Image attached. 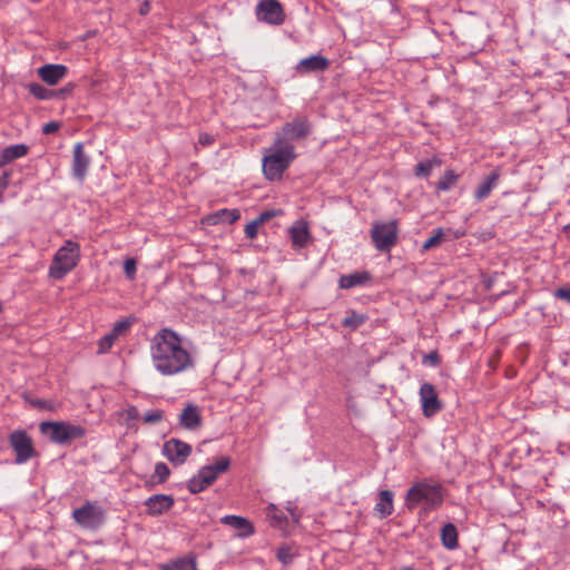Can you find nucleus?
I'll return each instance as SVG.
<instances>
[{"instance_id":"6e6552de","label":"nucleus","mask_w":570,"mask_h":570,"mask_svg":"<svg viewBox=\"0 0 570 570\" xmlns=\"http://www.w3.org/2000/svg\"><path fill=\"white\" fill-rule=\"evenodd\" d=\"M397 224L395 220L389 223L376 222L371 229V238L379 252L389 253L397 242Z\"/></svg>"},{"instance_id":"79ce46f5","label":"nucleus","mask_w":570,"mask_h":570,"mask_svg":"<svg viewBox=\"0 0 570 570\" xmlns=\"http://www.w3.org/2000/svg\"><path fill=\"white\" fill-rule=\"evenodd\" d=\"M275 216H277L276 210H264L255 219L259 223V225H262Z\"/></svg>"},{"instance_id":"a19ab883","label":"nucleus","mask_w":570,"mask_h":570,"mask_svg":"<svg viewBox=\"0 0 570 570\" xmlns=\"http://www.w3.org/2000/svg\"><path fill=\"white\" fill-rule=\"evenodd\" d=\"M440 355L436 351H432L429 354L424 355L423 357V364L431 365V366H438L440 364Z\"/></svg>"},{"instance_id":"423d86ee","label":"nucleus","mask_w":570,"mask_h":570,"mask_svg":"<svg viewBox=\"0 0 570 570\" xmlns=\"http://www.w3.org/2000/svg\"><path fill=\"white\" fill-rule=\"evenodd\" d=\"M230 459L220 456L213 464L202 466L197 474L187 482V489L190 493L197 494L210 487L220 474L228 471Z\"/></svg>"},{"instance_id":"3c124183","label":"nucleus","mask_w":570,"mask_h":570,"mask_svg":"<svg viewBox=\"0 0 570 570\" xmlns=\"http://www.w3.org/2000/svg\"><path fill=\"white\" fill-rule=\"evenodd\" d=\"M288 511H289V513H291V515H292L293 520H294L295 522H298V518H299V517L295 513V511H294L293 509H288Z\"/></svg>"},{"instance_id":"f8f14e48","label":"nucleus","mask_w":570,"mask_h":570,"mask_svg":"<svg viewBox=\"0 0 570 570\" xmlns=\"http://www.w3.org/2000/svg\"><path fill=\"white\" fill-rule=\"evenodd\" d=\"M161 454L174 465H181L191 454V446L179 439L171 438L164 443Z\"/></svg>"},{"instance_id":"0eeeda50","label":"nucleus","mask_w":570,"mask_h":570,"mask_svg":"<svg viewBox=\"0 0 570 570\" xmlns=\"http://www.w3.org/2000/svg\"><path fill=\"white\" fill-rule=\"evenodd\" d=\"M72 519L83 529L97 530L106 521V511L98 502L86 501L72 511Z\"/></svg>"},{"instance_id":"a18cd8bd","label":"nucleus","mask_w":570,"mask_h":570,"mask_svg":"<svg viewBox=\"0 0 570 570\" xmlns=\"http://www.w3.org/2000/svg\"><path fill=\"white\" fill-rule=\"evenodd\" d=\"M214 141H215V138H214L213 135H210L208 132H200L199 134L198 142L202 146H204V147L210 146V145H213Z\"/></svg>"},{"instance_id":"ea45409f","label":"nucleus","mask_w":570,"mask_h":570,"mask_svg":"<svg viewBox=\"0 0 570 570\" xmlns=\"http://www.w3.org/2000/svg\"><path fill=\"white\" fill-rule=\"evenodd\" d=\"M124 272L129 279H134L137 272V264L134 258H128L124 264Z\"/></svg>"},{"instance_id":"7ed1b4c3","label":"nucleus","mask_w":570,"mask_h":570,"mask_svg":"<svg viewBox=\"0 0 570 570\" xmlns=\"http://www.w3.org/2000/svg\"><path fill=\"white\" fill-rule=\"evenodd\" d=\"M296 158L294 145H279V140H274L263 158V174L269 181L282 179L283 174Z\"/></svg>"},{"instance_id":"f704fd0d","label":"nucleus","mask_w":570,"mask_h":570,"mask_svg":"<svg viewBox=\"0 0 570 570\" xmlns=\"http://www.w3.org/2000/svg\"><path fill=\"white\" fill-rule=\"evenodd\" d=\"M267 515L275 521V523L281 524L282 522L286 521V517L284 515L283 511H281L275 504L271 503L267 507Z\"/></svg>"},{"instance_id":"8fccbe9b","label":"nucleus","mask_w":570,"mask_h":570,"mask_svg":"<svg viewBox=\"0 0 570 570\" xmlns=\"http://www.w3.org/2000/svg\"><path fill=\"white\" fill-rule=\"evenodd\" d=\"M149 11H150V4H149V2H148V1H145V2L140 6V8H139V13H140L141 16H146V14H148V13H149Z\"/></svg>"},{"instance_id":"cd10ccee","label":"nucleus","mask_w":570,"mask_h":570,"mask_svg":"<svg viewBox=\"0 0 570 570\" xmlns=\"http://www.w3.org/2000/svg\"><path fill=\"white\" fill-rule=\"evenodd\" d=\"M29 92L39 100H50L58 97L56 90L48 89L36 82L29 85Z\"/></svg>"},{"instance_id":"f3484780","label":"nucleus","mask_w":570,"mask_h":570,"mask_svg":"<svg viewBox=\"0 0 570 570\" xmlns=\"http://www.w3.org/2000/svg\"><path fill=\"white\" fill-rule=\"evenodd\" d=\"M289 239L294 249L304 248L311 242V233L306 222L296 220L288 229Z\"/></svg>"},{"instance_id":"4c0bfd02","label":"nucleus","mask_w":570,"mask_h":570,"mask_svg":"<svg viewBox=\"0 0 570 570\" xmlns=\"http://www.w3.org/2000/svg\"><path fill=\"white\" fill-rule=\"evenodd\" d=\"M259 226L261 225L256 219L249 222L244 229L245 236L248 239H255L257 237Z\"/></svg>"},{"instance_id":"393cba45","label":"nucleus","mask_w":570,"mask_h":570,"mask_svg":"<svg viewBox=\"0 0 570 570\" xmlns=\"http://www.w3.org/2000/svg\"><path fill=\"white\" fill-rule=\"evenodd\" d=\"M240 218V212L238 209H228L223 208L217 210L216 213L208 216V222L210 224H220V223H227V224H234Z\"/></svg>"},{"instance_id":"f257e3e1","label":"nucleus","mask_w":570,"mask_h":570,"mask_svg":"<svg viewBox=\"0 0 570 570\" xmlns=\"http://www.w3.org/2000/svg\"><path fill=\"white\" fill-rule=\"evenodd\" d=\"M150 357L157 372L171 376L194 367L191 354L175 331L164 327L150 341Z\"/></svg>"},{"instance_id":"bb28decb","label":"nucleus","mask_w":570,"mask_h":570,"mask_svg":"<svg viewBox=\"0 0 570 570\" xmlns=\"http://www.w3.org/2000/svg\"><path fill=\"white\" fill-rule=\"evenodd\" d=\"M441 541L442 544L449 550H453L458 547V530L453 523H445L442 527Z\"/></svg>"},{"instance_id":"c85d7f7f","label":"nucleus","mask_w":570,"mask_h":570,"mask_svg":"<svg viewBox=\"0 0 570 570\" xmlns=\"http://www.w3.org/2000/svg\"><path fill=\"white\" fill-rule=\"evenodd\" d=\"M170 475V470L164 462H157L155 464V470L153 475L150 476V484H161L168 480Z\"/></svg>"},{"instance_id":"72a5a7b5","label":"nucleus","mask_w":570,"mask_h":570,"mask_svg":"<svg viewBox=\"0 0 570 570\" xmlns=\"http://www.w3.org/2000/svg\"><path fill=\"white\" fill-rule=\"evenodd\" d=\"M117 337L110 332L104 335L98 342V354H106L115 344Z\"/></svg>"},{"instance_id":"39448f33","label":"nucleus","mask_w":570,"mask_h":570,"mask_svg":"<svg viewBox=\"0 0 570 570\" xmlns=\"http://www.w3.org/2000/svg\"><path fill=\"white\" fill-rule=\"evenodd\" d=\"M40 432L52 443L59 445L70 444L73 440L86 435V429L66 421H45L39 425Z\"/></svg>"},{"instance_id":"b1692460","label":"nucleus","mask_w":570,"mask_h":570,"mask_svg":"<svg viewBox=\"0 0 570 570\" xmlns=\"http://www.w3.org/2000/svg\"><path fill=\"white\" fill-rule=\"evenodd\" d=\"M158 570H197L196 558L194 556L178 558L159 564Z\"/></svg>"},{"instance_id":"2eb2a0df","label":"nucleus","mask_w":570,"mask_h":570,"mask_svg":"<svg viewBox=\"0 0 570 570\" xmlns=\"http://www.w3.org/2000/svg\"><path fill=\"white\" fill-rule=\"evenodd\" d=\"M330 67V60L322 55H313L298 61L295 71L299 75L325 71Z\"/></svg>"},{"instance_id":"473e14b6","label":"nucleus","mask_w":570,"mask_h":570,"mask_svg":"<svg viewBox=\"0 0 570 570\" xmlns=\"http://www.w3.org/2000/svg\"><path fill=\"white\" fill-rule=\"evenodd\" d=\"M295 552L291 547L284 546L277 549L276 557L279 562H282L284 566H289L293 563L295 558Z\"/></svg>"},{"instance_id":"09e8293b","label":"nucleus","mask_w":570,"mask_h":570,"mask_svg":"<svg viewBox=\"0 0 570 570\" xmlns=\"http://www.w3.org/2000/svg\"><path fill=\"white\" fill-rule=\"evenodd\" d=\"M73 89H75V83L69 82L68 85L60 88L59 90H56V92L58 94L57 98H66L67 96L71 95Z\"/></svg>"},{"instance_id":"58836bf2","label":"nucleus","mask_w":570,"mask_h":570,"mask_svg":"<svg viewBox=\"0 0 570 570\" xmlns=\"http://www.w3.org/2000/svg\"><path fill=\"white\" fill-rule=\"evenodd\" d=\"M131 325V322L128 320L118 321L114 324L111 333L118 338L121 334H124Z\"/></svg>"},{"instance_id":"4468645a","label":"nucleus","mask_w":570,"mask_h":570,"mask_svg":"<svg viewBox=\"0 0 570 570\" xmlns=\"http://www.w3.org/2000/svg\"><path fill=\"white\" fill-rule=\"evenodd\" d=\"M146 512L150 517H158L169 511L175 500L169 494H153L145 501Z\"/></svg>"},{"instance_id":"7c9ffc66","label":"nucleus","mask_w":570,"mask_h":570,"mask_svg":"<svg viewBox=\"0 0 570 570\" xmlns=\"http://www.w3.org/2000/svg\"><path fill=\"white\" fill-rule=\"evenodd\" d=\"M458 179L459 176L453 170H446L443 177L438 181L436 188L448 191L456 184Z\"/></svg>"},{"instance_id":"412c9836","label":"nucleus","mask_w":570,"mask_h":570,"mask_svg":"<svg viewBox=\"0 0 570 570\" xmlns=\"http://www.w3.org/2000/svg\"><path fill=\"white\" fill-rule=\"evenodd\" d=\"M500 178V170L494 169L491 171L479 185V187L474 191V198L478 202H481L489 197L491 191L498 186V181Z\"/></svg>"},{"instance_id":"603ef678","label":"nucleus","mask_w":570,"mask_h":570,"mask_svg":"<svg viewBox=\"0 0 570 570\" xmlns=\"http://www.w3.org/2000/svg\"><path fill=\"white\" fill-rule=\"evenodd\" d=\"M401 570H416V569L412 566H406V567L401 568Z\"/></svg>"},{"instance_id":"a211bd4d","label":"nucleus","mask_w":570,"mask_h":570,"mask_svg":"<svg viewBox=\"0 0 570 570\" xmlns=\"http://www.w3.org/2000/svg\"><path fill=\"white\" fill-rule=\"evenodd\" d=\"M67 72L68 68L65 65L48 63L38 69V76L49 86L57 85Z\"/></svg>"},{"instance_id":"4be33fe9","label":"nucleus","mask_w":570,"mask_h":570,"mask_svg":"<svg viewBox=\"0 0 570 570\" xmlns=\"http://www.w3.org/2000/svg\"><path fill=\"white\" fill-rule=\"evenodd\" d=\"M372 279V275L366 272H354L347 275H342L338 279L341 288L350 289L356 286H363Z\"/></svg>"},{"instance_id":"20e7f679","label":"nucleus","mask_w":570,"mask_h":570,"mask_svg":"<svg viewBox=\"0 0 570 570\" xmlns=\"http://www.w3.org/2000/svg\"><path fill=\"white\" fill-rule=\"evenodd\" d=\"M80 261V245L71 239L56 252L49 266V277L60 281L69 274Z\"/></svg>"},{"instance_id":"de8ad7c7","label":"nucleus","mask_w":570,"mask_h":570,"mask_svg":"<svg viewBox=\"0 0 570 570\" xmlns=\"http://www.w3.org/2000/svg\"><path fill=\"white\" fill-rule=\"evenodd\" d=\"M59 128H60L59 122H57V121H49V122L43 125L42 132L45 135H50V134H53V132L58 131Z\"/></svg>"},{"instance_id":"1a4fd4ad","label":"nucleus","mask_w":570,"mask_h":570,"mask_svg":"<svg viewBox=\"0 0 570 570\" xmlns=\"http://www.w3.org/2000/svg\"><path fill=\"white\" fill-rule=\"evenodd\" d=\"M311 131L312 125L308 119L306 117H297L284 124L274 140H279V145H293L292 141L306 138Z\"/></svg>"},{"instance_id":"c03bdc74","label":"nucleus","mask_w":570,"mask_h":570,"mask_svg":"<svg viewBox=\"0 0 570 570\" xmlns=\"http://www.w3.org/2000/svg\"><path fill=\"white\" fill-rule=\"evenodd\" d=\"M554 296L570 304V287H560L556 289Z\"/></svg>"},{"instance_id":"49530a36","label":"nucleus","mask_w":570,"mask_h":570,"mask_svg":"<svg viewBox=\"0 0 570 570\" xmlns=\"http://www.w3.org/2000/svg\"><path fill=\"white\" fill-rule=\"evenodd\" d=\"M9 178H10V173L9 171H4L0 176V202L2 200L3 191L7 189V187L9 185Z\"/></svg>"},{"instance_id":"37998d69","label":"nucleus","mask_w":570,"mask_h":570,"mask_svg":"<svg viewBox=\"0 0 570 570\" xmlns=\"http://www.w3.org/2000/svg\"><path fill=\"white\" fill-rule=\"evenodd\" d=\"M125 417L127 422L135 421L139 417V411L136 406L131 405L125 410Z\"/></svg>"},{"instance_id":"aec40b11","label":"nucleus","mask_w":570,"mask_h":570,"mask_svg":"<svg viewBox=\"0 0 570 570\" xmlns=\"http://www.w3.org/2000/svg\"><path fill=\"white\" fill-rule=\"evenodd\" d=\"M179 424L186 430H195L202 425V417L198 406L188 404L179 414Z\"/></svg>"},{"instance_id":"a878e982","label":"nucleus","mask_w":570,"mask_h":570,"mask_svg":"<svg viewBox=\"0 0 570 570\" xmlns=\"http://www.w3.org/2000/svg\"><path fill=\"white\" fill-rule=\"evenodd\" d=\"M393 508V493L390 490H383L379 494V502L375 504V511L380 513L381 518L392 514Z\"/></svg>"},{"instance_id":"f03ea898","label":"nucleus","mask_w":570,"mask_h":570,"mask_svg":"<svg viewBox=\"0 0 570 570\" xmlns=\"http://www.w3.org/2000/svg\"><path fill=\"white\" fill-rule=\"evenodd\" d=\"M443 501L444 489L439 481L432 478L414 482L405 495V503L410 510L419 504H423L425 510H435L443 504Z\"/></svg>"},{"instance_id":"9b49d317","label":"nucleus","mask_w":570,"mask_h":570,"mask_svg":"<svg viewBox=\"0 0 570 570\" xmlns=\"http://www.w3.org/2000/svg\"><path fill=\"white\" fill-rule=\"evenodd\" d=\"M256 17L259 21L272 26H279L285 21L283 7L277 0L259 1L256 6Z\"/></svg>"},{"instance_id":"5701e85b","label":"nucleus","mask_w":570,"mask_h":570,"mask_svg":"<svg viewBox=\"0 0 570 570\" xmlns=\"http://www.w3.org/2000/svg\"><path fill=\"white\" fill-rule=\"evenodd\" d=\"M29 151V147L24 144L10 145L0 151L2 167L11 161L24 157Z\"/></svg>"},{"instance_id":"6ab92c4d","label":"nucleus","mask_w":570,"mask_h":570,"mask_svg":"<svg viewBox=\"0 0 570 570\" xmlns=\"http://www.w3.org/2000/svg\"><path fill=\"white\" fill-rule=\"evenodd\" d=\"M220 522L238 530V535L242 538H247L255 532L253 524L246 518L239 515H225L220 519Z\"/></svg>"},{"instance_id":"864d4df0","label":"nucleus","mask_w":570,"mask_h":570,"mask_svg":"<svg viewBox=\"0 0 570 570\" xmlns=\"http://www.w3.org/2000/svg\"><path fill=\"white\" fill-rule=\"evenodd\" d=\"M564 232L567 234H570V223L568 225L564 226Z\"/></svg>"},{"instance_id":"dca6fc26","label":"nucleus","mask_w":570,"mask_h":570,"mask_svg":"<svg viewBox=\"0 0 570 570\" xmlns=\"http://www.w3.org/2000/svg\"><path fill=\"white\" fill-rule=\"evenodd\" d=\"M90 166V157L83 150V144L77 142L73 146L72 155V175L79 180H83Z\"/></svg>"},{"instance_id":"ddd939ff","label":"nucleus","mask_w":570,"mask_h":570,"mask_svg":"<svg viewBox=\"0 0 570 570\" xmlns=\"http://www.w3.org/2000/svg\"><path fill=\"white\" fill-rule=\"evenodd\" d=\"M420 402L425 417H431L442 410V403L438 397L435 387L431 383H423L420 387Z\"/></svg>"},{"instance_id":"9d476101","label":"nucleus","mask_w":570,"mask_h":570,"mask_svg":"<svg viewBox=\"0 0 570 570\" xmlns=\"http://www.w3.org/2000/svg\"><path fill=\"white\" fill-rule=\"evenodd\" d=\"M9 443L16 453L14 462L23 464L37 455L32 440L23 430H16L9 435Z\"/></svg>"},{"instance_id":"c9c22d12","label":"nucleus","mask_w":570,"mask_h":570,"mask_svg":"<svg viewBox=\"0 0 570 570\" xmlns=\"http://www.w3.org/2000/svg\"><path fill=\"white\" fill-rule=\"evenodd\" d=\"M433 168V163L431 160L420 161L415 166V175L426 177L431 174Z\"/></svg>"},{"instance_id":"c756f323","label":"nucleus","mask_w":570,"mask_h":570,"mask_svg":"<svg viewBox=\"0 0 570 570\" xmlns=\"http://www.w3.org/2000/svg\"><path fill=\"white\" fill-rule=\"evenodd\" d=\"M366 321V316L355 311H351L346 317L342 321V325L345 327H350L352 330H356L361 325H363Z\"/></svg>"},{"instance_id":"2f4dec72","label":"nucleus","mask_w":570,"mask_h":570,"mask_svg":"<svg viewBox=\"0 0 570 570\" xmlns=\"http://www.w3.org/2000/svg\"><path fill=\"white\" fill-rule=\"evenodd\" d=\"M444 238V232L442 228H435L432 230V236H430L422 245V250H429L439 246Z\"/></svg>"},{"instance_id":"e433bc0d","label":"nucleus","mask_w":570,"mask_h":570,"mask_svg":"<svg viewBox=\"0 0 570 570\" xmlns=\"http://www.w3.org/2000/svg\"><path fill=\"white\" fill-rule=\"evenodd\" d=\"M164 417V411L161 410H151V411H148L145 415H144V421L148 424H156L158 422H160Z\"/></svg>"}]
</instances>
